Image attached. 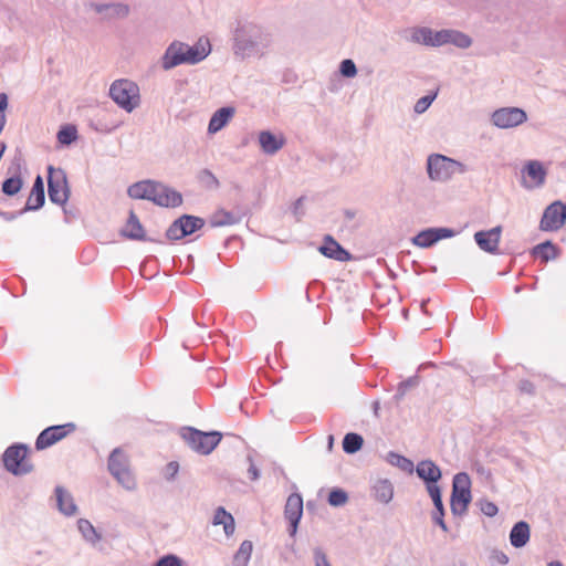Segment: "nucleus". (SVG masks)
Listing matches in <instances>:
<instances>
[{
    "mask_svg": "<svg viewBox=\"0 0 566 566\" xmlns=\"http://www.w3.org/2000/svg\"><path fill=\"white\" fill-rule=\"evenodd\" d=\"M418 476L429 485H437V482L441 479L440 468L431 460H422L416 468Z\"/></svg>",
    "mask_w": 566,
    "mask_h": 566,
    "instance_id": "412c9836",
    "label": "nucleus"
},
{
    "mask_svg": "<svg viewBox=\"0 0 566 566\" xmlns=\"http://www.w3.org/2000/svg\"><path fill=\"white\" fill-rule=\"evenodd\" d=\"M494 558L500 563V564H507L509 563V557L506 556V554H504L503 552H495L494 553Z\"/></svg>",
    "mask_w": 566,
    "mask_h": 566,
    "instance_id": "13d9d810",
    "label": "nucleus"
},
{
    "mask_svg": "<svg viewBox=\"0 0 566 566\" xmlns=\"http://www.w3.org/2000/svg\"><path fill=\"white\" fill-rule=\"evenodd\" d=\"M302 514H303V499L300 494L293 493L287 497L286 504H285V510H284L285 518L290 522L291 536L295 535L300 520L302 517Z\"/></svg>",
    "mask_w": 566,
    "mask_h": 566,
    "instance_id": "f3484780",
    "label": "nucleus"
},
{
    "mask_svg": "<svg viewBox=\"0 0 566 566\" xmlns=\"http://www.w3.org/2000/svg\"><path fill=\"white\" fill-rule=\"evenodd\" d=\"M211 52V44L207 38H200L193 45L180 41L171 42L161 57V67L169 71L181 64H198Z\"/></svg>",
    "mask_w": 566,
    "mask_h": 566,
    "instance_id": "f03ea898",
    "label": "nucleus"
},
{
    "mask_svg": "<svg viewBox=\"0 0 566 566\" xmlns=\"http://www.w3.org/2000/svg\"><path fill=\"white\" fill-rule=\"evenodd\" d=\"M374 497L381 503H389L394 496V486L388 480H378L373 486Z\"/></svg>",
    "mask_w": 566,
    "mask_h": 566,
    "instance_id": "c756f323",
    "label": "nucleus"
},
{
    "mask_svg": "<svg viewBox=\"0 0 566 566\" xmlns=\"http://www.w3.org/2000/svg\"><path fill=\"white\" fill-rule=\"evenodd\" d=\"M407 40L426 46H431L432 29L428 27H413L408 31Z\"/></svg>",
    "mask_w": 566,
    "mask_h": 566,
    "instance_id": "cd10ccee",
    "label": "nucleus"
},
{
    "mask_svg": "<svg viewBox=\"0 0 566 566\" xmlns=\"http://www.w3.org/2000/svg\"><path fill=\"white\" fill-rule=\"evenodd\" d=\"M318 250L323 255L337 261H348L352 258L350 253L347 252L331 235L325 237L324 244L321 245Z\"/></svg>",
    "mask_w": 566,
    "mask_h": 566,
    "instance_id": "4be33fe9",
    "label": "nucleus"
},
{
    "mask_svg": "<svg viewBox=\"0 0 566 566\" xmlns=\"http://www.w3.org/2000/svg\"><path fill=\"white\" fill-rule=\"evenodd\" d=\"M261 150L265 155L273 156L285 145V138L282 134L275 135L270 130H262L258 136Z\"/></svg>",
    "mask_w": 566,
    "mask_h": 566,
    "instance_id": "6ab92c4d",
    "label": "nucleus"
},
{
    "mask_svg": "<svg viewBox=\"0 0 566 566\" xmlns=\"http://www.w3.org/2000/svg\"><path fill=\"white\" fill-rule=\"evenodd\" d=\"M533 254L539 256L544 262L549 260H554L558 255L557 248L551 242L545 241L543 243L537 244L533 249Z\"/></svg>",
    "mask_w": 566,
    "mask_h": 566,
    "instance_id": "2f4dec72",
    "label": "nucleus"
},
{
    "mask_svg": "<svg viewBox=\"0 0 566 566\" xmlns=\"http://www.w3.org/2000/svg\"><path fill=\"white\" fill-rule=\"evenodd\" d=\"M272 43V32L253 21H239L232 31V53L240 61L265 56Z\"/></svg>",
    "mask_w": 566,
    "mask_h": 566,
    "instance_id": "f257e3e1",
    "label": "nucleus"
},
{
    "mask_svg": "<svg viewBox=\"0 0 566 566\" xmlns=\"http://www.w3.org/2000/svg\"><path fill=\"white\" fill-rule=\"evenodd\" d=\"M314 560L315 566H332L325 555V553L321 548L314 549Z\"/></svg>",
    "mask_w": 566,
    "mask_h": 566,
    "instance_id": "3c124183",
    "label": "nucleus"
},
{
    "mask_svg": "<svg viewBox=\"0 0 566 566\" xmlns=\"http://www.w3.org/2000/svg\"><path fill=\"white\" fill-rule=\"evenodd\" d=\"M415 385L416 380L413 378H409L408 380L400 384L399 391L401 392V395H403L407 388L412 387Z\"/></svg>",
    "mask_w": 566,
    "mask_h": 566,
    "instance_id": "6e6d98bb",
    "label": "nucleus"
},
{
    "mask_svg": "<svg viewBox=\"0 0 566 566\" xmlns=\"http://www.w3.org/2000/svg\"><path fill=\"white\" fill-rule=\"evenodd\" d=\"M238 222V219L229 211L218 210L210 217L211 227L231 226Z\"/></svg>",
    "mask_w": 566,
    "mask_h": 566,
    "instance_id": "f704fd0d",
    "label": "nucleus"
},
{
    "mask_svg": "<svg viewBox=\"0 0 566 566\" xmlns=\"http://www.w3.org/2000/svg\"><path fill=\"white\" fill-rule=\"evenodd\" d=\"M547 566H563V564L559 560H553L549 562Z\"/></svg>",
    "mask_w": 566,
    "mask_h": 566,
    "instance_id": "bf43d9fd",
    "label": "nucleus"
},
{
    "mask_svg": "<svg viewBox=\"0 0 566 566\" xmlns=\"http://www.w3.org/2000/svg\"><path fill=\"white\" fill-rule=\"evenodd\" d=\"M333 441H334L333 437L329 436V438H328V448L329 449H332V447H333Z\"/></svg>",
    "mask_w": 566,
    "mask_h": 566,
    "instance_id": "052dcab7",
    "label": "nucleus"
},
{
    "mask_svg": "<svg viewBox=\"0 0 566 566\" xmlns=\"http://www.w3.org/2000/svg\"><path fill=\"white\" fill-rule=\"evenodd\" d=\"M28 452L29 448L27 444L17 443L10 446L2 454L6 470L17 476L31 473L34 467L28 458Z\"/></svg>",
    "mask_w": 566,
    "mask_h": 566,
    "instance_id": "39448f33",
    "label": "nucleus"
},
{
    "mask_svg": "<svg viewBox=\"0 0 566 566\" xmlns=\"http://www.w3.org/2000/svg\"><path fill=\"white\" fill-rule=\"evenodd\" d=\"M432 230L437 242L455 235V231L449 228H432Z\"/></svg>",
    "mask_w": 566,
    "mask_h": 566,
    "instance_id": "8fccbe9b",
    "label": "nucleus"
},
{
    "mask_svg": "<svg viewBox=\"0 0 566 566\" xmlns=\"http://www.w3.org/2000/svg\"><path fill=\"white\" fill-rule=\"evenodd\" d=\"M547 168L536 159L526 160L521 169V186L526 190L542 188L546 182Z\"/></svg>",
    "mask_w": 566,
    "mask_h": 566,
    "instance_id": "9b49d317",
    "label": "nucleus"
},
{
    "mask_svg": "<svg viewBox=\"0 0 566 566\" xmlns=\"http://www.w3.org/2000/svg\"><path fill=\"white\" fill-rule=\"evenodd\" d=\"M187 444L196 452L209 454L221 440L218 431L203 432L193 428H186L181 433Z\"/></svg>",
    "mask_w": 566,
    "mask_h": 566,
    "instance_id": "6e6552de",
    "label": "nucleus"
},
{
    "mask_svg": "<svg viewBox=\"0 0 566 566\" xmlns=\"http://www.w3.org/2000/svg\"><path fill=\"white\" fill-rule=\"evenodd\" d=\"M155 566H182V563L176 555H167L159 558Z\"/></svg>",
    "mask_w": 566,
    "mask_h": 566,
    "instance_id": "de8ad7c7",
    "label": "nucleus"
},
{
    "mask_svg": "<svg viewBox=\"0 0 566 566\" xmlns=\"http://www.w3.org/2000/svg\"><path fill=\"white\" fill-rule=\"evenodd\" d=\"M339 73L344 77H348V78L355 77L357 75V67H356V64L354 63V61L350 59L343 60L339 64Z\"/></svg>",
    "mask_w": 566,
    "mask_h": 566,
    "instance_id": "c03bdc74",
    "label": "nucleus"
},
{
    "mask_svg": "<svg viewBox=\"0 0 566 566\" xmlns=\"http://www.w3.org/2000/svg\"><path fill=\"white\" fill-rule=\"evenodd\" d=\"M199 179L203 182L208 188H217L219 186V181L216 176L208 169H203L199 174Z\"/></svg>",
    "mask_w": 566,
    "mask_h": 566,
    "instance_id": "49530a36",
    "label": "nucleus"
},
{
    "mask_svg": "<svg viewBox=\"0 0 566 566\" xmlns=\"http://www.w3.org/2000/svg\"><path fill=\"white\" fill-rule=\"evenodd\" d=\"M427 302H422L421 307L424 308Z\"/></svg>",
    "mask_w": 566,
    "mask_h": 566,
    "instance_id": "680f3d73",
    "label": "nucleus"
},
{
    "mask_svg": "<svg viewBox=\"0 0 566 566\" xmlns=\"http://www.w3.org/2000/svg\"><path fill=\"white\" fill-rule=\"evenodd\" d=\"M108 470L126 490L132 491L136 488L135 478L129 469L128 458L122 449L116 448L109 454Z\"/></svg>",
    "mask_w": 566,
    "mask_h": 566,
    "instance_id": "0eeeda50",
    "label": "nucleus"
},
{
    "mask_svg": "<svg viewBox=\"0 0 566 566\" xmlns=\"http://www.w3.org/2000/svg\"><path fill=\"white\" fill-rule=\"evenodd\" d=\"M48 193L50 201L55 205L64 206L67 202L71 190L66 175L62 169L49 167Z\"/></svg>",
    "mask_w": 566,
    "mask_h": 566,
    "instance_id": "1a4fd4ad",
    "label": "nucleus"
},
{
    "mask_svg": "<svg viewBox=\"0 0 566 566\" xmlns=\"http://www.w3.org/2000/svg\"><path fill=\"white\" fill-rule=\"evenodd\" d=\"M472 39L468 34L458 30H448L447 44H453L459 49H468L472 45Z\"/></svg>",
    "mask_w": 566,
    "mask_h": 566,
    "instance_id": "473e14b6",
    "label": "nucleus"
},
{
    "mask_svg": "<svg viewBox=\"0 0 566 566\" xmlns=\"http://www.w3.org/2000/svg\"><path fill=\"white\" fill-rule=\"evenodd\" d=\"M22 185L23 182L20 177H11L3 181L2 191L7 196H14L21 190Z\"/></svg>",
    "mask_w": 566,
    "mask_h": 566,
    "instance_id": "ea45409f",
    "label": "nucleus"
},
{
    "mask_svg": "<svg viewBox=\"0 0 566 566\" xmlns=\"http://www.w3.org/2000/svg\"><path fill=\"white\" fill-rule=\"evenodd\" d=\"M155 181L143 180L132 185L128 188V196L133 199L151 200L154 192Z\"/></svg>",
    "mask_w": 566,
    "mask_h": 566,
    "instance_id": "bb28decb",
    "label": "nucleus"
},
{
    "mask_svg": "<svg viewBox=\"0 0 566 566\" xmlns=\"http://www.w3.org/2000/svg\"><path fill=\"white\" fill-rule=\"evenodd\" d=\"M235 108L232 106H226L217 109L208 124V134L213 135L223 129L229 122L233 118Z\"/></svg>",
    "mask_w": 566,
    "mask_h": 566,
    "instance_id": "aec40b11",
    "label": "nucleus"
},
{
    "mask_svg": "<svg viewBox=\"0 0 566 566\" xmlns=\"http://www.w3.org/2000/svg\"><path fill=\"white\" fill-rule=\"evenodd\" d=\"M87 8L101 15L102 20L122 19L127 17L129 9L119 2L97 3L90 2Z\"/></svg>",
    "mask_w": 566,
    "mask_h": 566,
    "instance_id": "dca6fc26",
    "label": "nucleus"
},
{
    "mask_svg": "<svg viewBox=\"0 0 566 566\" xmlns=\"http://www.w3.org/2000/svg\"><path fill=\"white\" fill-rule=\"evenodd\" d=\"M109 96L127 113H132L140 104L139 87L129 80H116L109 87Z\"/></svg>",
    "mask_w": 566,
    "mask_h": 566,
    "instance_id": "20e7f679",
    "label": "nucleus"
},
{
    "mask_svg": "<svg viewBox=\"0 0 566 566\" xmlns=\"http://www.w3.org/2000/svg\"><path fill=\"white\" fill-rule=\"evenodd\" d=\"M387 461L394 467L399 468L401 471L407 473L413 472V463L411 460L405 458L403 455H400L395 452H389L387 454Z\"/></svg>",
    "mask_w": 566,
    "mask_h": 566,
    "instance_id": "c9c22d12",
    "label": "nucleus"
},
{
    "mask_svg": "<svg viewBox=\"0 0 566 566\" xmlns=\"http://www.w3.org/2000/svg\"><path fill=\"white\" fill-rule=\"evenodd\" d=\"M57 510L65 516H73L77 512V506L72 494L63 486H56L54 490Z\"/></svg>",
    "mask_w": 566,
    "mask_h": 566,
    "instance_id": "5701e85b",
    "label": "nucleus"
},
{
    "mask_svg": "<svg viewBox=\"0 0 566 566\" xmlns=\"http://www.w3.org/2000/svg\"><path fill=\"white\" fill-rule=\"evenodd\" d=\"M428 493L432 499L434 511L432 512V520L436 524H438L443 532H448V526L443 520L444 509L441 497V490L438 485H429Z\"/></svg>",
    "mask_w": 566,
    "mask_h": 566,
    "instance_id": "b1692460",
    "label": "nucleus"
},
{
    "mask_svg": "<svg viewBox=\"0 0 566 566\" xmlns=\"http://www.w3.org/2000/svg\"><path fill=\"white\" fill-rule=\"evenodd\" d=\"M480 509L482 511V513L489 517H493L497 514V506L493 503V502H490V501H482L480 503Z\"/></svg>",
    "mask_w": 566,
    "mask_h": 566,
    "instance_id": "09e8293b",
    "label": "nucleus"
},
{
    "mask_svg": "<svg viewBox=\"0 0 566 566\" xmlns=\"http://www.w3.org/2000/svg\"><path fill=\"white\" fill-rule=\"evenodd\" d=\"M44 201H45V192H35V191L31 190V192L28 197V200H27V205H25L24 209L22 210V212L38 210L44 205Z\"/></svg>",
    "mask_w": 566,
    "mask_h": 566,
    "instance_id": "58836bf2",
    "label": "nucleus"
},
{
    "mask_svg": "<svg viewBox=\"0 0 566 566\" xmlns=\"http://www.w3.org/2000/svg\"><path fill=\"white\" fill-rule=\"evenodd\" d=\"M122 234L130 240L147 241L144 228L134 211L129 212L128 220L122 229Z\"/></svg>",
    "mask_w": 566,
    "mask_h": 566,
    "instance_id": "393cba45",
    "label": "nucleus"
},
{
    "mask_svg": "<svg viewBox=\"0 0 566 566\" xmlns=\"http://www.w3.org/2000/svg\"><path fill=\"white\" fill-rule=\"evenodd\" d=\"M490 120L500 129H511L524 124L527 120V113L516 106L500 107L491 114Z\"/></svg>",
    "mask_w": 566,
    "mask_h": 566,
    "instance_id": "9d476101",
    "label": "nucleus"
},
{
    "mask_svg": "<svg viewBox=\"0 0 566 566\" xmlns=\"http://www.w3.org/2000/svg\"><path fill=\"white\" fill-rule=\"evenodd\" d=\"M530 525L524 522H517L510 532V542L511 545L515 548L524 547L530 541Z\"/></svg>",
    "mask_w": 566,
    "mask_h": 566,
    "instance_id": "a878e982",
    "label": "nucleus"
},
{
    "mask_svg": "<svg viewBox=\"0 0 566 566\" xmlns=\"http://www.w3.org/2000/svg\"><path fill=\"white\" fill-rule=\"evenodd\" d=\"M248 474H249L250 479L253 481L258 480L260 476V472L253 463L250 464V467L248 469Z\"/></svg>",
    "mask_w": 566,
    "mask_h": 566,
    "instance_id": "5fc2aeb1",
    "label": "nucleus"
},
{
    "mask_svg": "<svg viewBox=\"0 0 566 566\" xmlns=\"http://www.w3.org/2000/svg\"><path fill=\"white\" fill-rule=\"evenodd\" d=\"M566 222V205L557 200L547 206L543 212L539 229L542 231H557Z\"/></svg>",
    "mask_w": 566,
    "mask_h": 566,
    "instance_id": "ddd939ff",
    "label": "nucleus"
},
{
    "mask_svg": "<svg viewBox=\"0 0 566 566\" xmlns=\"http://www.w3.org/2000/svg\"><path fill=\"white\" fill-rule=\"evenodd\" d=\"M212 523L213 525H222L227 536H231L234 533V518L221 506L214 511Z\"/></svg>",
    "mask_w": 566,
    "mask_h": 566,
    "instance_id": "c85d7f7f",
    "label": "nucleus"
},
{
    "mask_svg": "<svg viewBox=\"0 0 566 566\" xmlns=\"http://www.w3.org/2000/svg\"><path fill=\"white\" fill-rule=\"evenodd\" d=\"M75 426L73 423H66L62 426H52L44 429L36 438L35 448L38 450H43L57 441L62 440L67 436L71 431H73Z\"/></svg>",
    "mask_w": 566,
    "mask_h": 566,
    "instance_id": "4468645a",
    "label": "nucleus"
},
{
    "mask_svg": "<svg viewBox=\"0 0 566 566\" xmlns=\"http://www.w3.org/2000/svg\"><path fill=\"white\" fill-rule=\"evenodd\" d=\"M363 438L358 433H347L343 440V449L346 453H355L360 450L363 446Z\"/></svg>",
    "mask_w": 566,
    "mask_h": 566,
    "instance_id": "4c0bfd02",
    "label": "nucleus"
},
{
    "mask_svg": "<svg viewBox=\"0 0 566 566\" xmlns=\"http://www.w3.org/2000/svg\"><path fill=\"white\" fill-rule=\"evenodd\" d=\"M521 390L532 395V394H534V386L530 381H522L521 382Z\"/></svg>",
    "mask_w": 566,
    "mask_h": 566,
    "instance_id": "4d7b16f0",
    "label": "nucleus"
},
{
    "mask_svg": "<svg viewBox=\"0 0 566 566\" xmlns=\"http://www.w3.org/2000/svg\"><path fill=\"white\" fill-rule=\"evenodd\" d=\"M179 465L177 462H170L166 467V478L168 480H172L175 475L178 473Z\"/></svg>",
    "mask_w": 566,
    "mask_h": 566,
    "instance_id": "603ef678",
    "label": "nucleus"
},
{
    "mask_svg": "<svg viewBox=\"0 0 566 566\" xmlns=\"http://www.w3.org/2000/svg\"><path fill=\"white\" fill-rule=\"evenodd\" d=\"M502 228L500 226L488 231H478L474 240L479 248L488 253H496L499 249Z\"/></svg>",
    "mask_w": 566,
    "mask_h": 566,
    "instance_id": "a211bd4d",
    "label": "nucleus"
},
{
    "mask_svg": "<svg viewBox=\"0 0 566 566\" xmlns=\"http://www.w3.org/2000/svg\"><path fill=\"white\" fill-rule=\"evenodd\" d=\"M468 168L461 161L440 154H432L427 159V172L430 180L447 182L455 174H464Z\"/></svg>",
    "mask_w": 566,
    "mask_h": 566,
    "instance_id": "7ed1b4c3",
    "label": "nucleus"
},
{
    "mask_svg": "<svg viewBox=\"0 0 566 566\" xmlns=\"http://www.w3.org/2000/svg\"><path fill=\"white\" fill-rule=\"evenodd\" d=\"M471 481L467 473L460 472L453 476L451 493V512L453 515H463L471 502Z\"/></svg>",
    "mask_w": 566,
    "mask_h": 566,
    "instance_id": "423d86ee",
    "label": "nucleus"
},
{
    "mask_svg": "<svg viewBox=\"0 0 566 566\" xmlns=\"http://www.w3.org/2000/svg\"><path fill=\"white\" fill-rule=\"evenodd\" d=\"M154 203L160 206V207H178L182 202L181 193L176 191L172 188H169L168 186L155 182L154 192L151 200Z\"/></svg>",
    "mask_w": 566,
    "mask_h": 566,
    "instance_id": "2eb2a0df",
    "label": "nucleus"
},
{
    "mask_svg": "<svg viewBox=\"0 0 566 566\" xmlns=\"http://www.w3.org/2000/svg\"><path fill=\"white\" fill-rule=\"evenodd\" d=\"M348 502L347 493L342 489H333L328 494V503L332 506L339 507Z\"/></svg>",
    "mask_w": 566,
    "mask_h": 566,
    "instance_id": "a19ab883",
    "label": "nucleus"
},
{
    "mask_svg": "<svg viewBox=\"0 0 566 566\" xmlns=\"http://www.w3.org/2000/svg\"><path fill=\"white\" fill-rule=\"evenodd\" d=\"M77 137V132L74 126H65L57 133V140L62 145H70L73 143Z\"/></svg>",
    "mask_w": 566,
    "mask_h": 566,
    "instance_id": "79ce46f5",
    "label": "nucleus"
},
{
    "mask_svg": "<svg viewBox=\"0 0 566 566\" xmlns=\"http://www.w3.org/2000/svg\"><path fill=\"white\" fill-rule=\"evenodd\" d=\"M448 30L443 29L439 31L432 30V38H431V46L432 48H439L447 44L448 40Z\"/></svg>",
    "mask_w": 566,
    "mask_h": 566,
    "instance_id": "a18cd8bd",
    "label": "nucleus"
},
{
    "mask_svg": "<svg viewBox=\"0 0 566 566\" xmlns=\"http://www.w3.org/2000/svg\"><path fill=\"white\" fill-rule=\"evenodd\" d=\"M253 549L250 541H243L233 557V566H247Z\"/></svg>",
    "mask_w": 566,
    "mask_h": 566,
    "instance_id": "72a5a7b5",
    "label": "nucleus"
},
{
    "mask_svg": "<svg viewBox=\"0 0 566 566\" xmlns=\"http://www.w3.org/2000/svg\"><path fill=\"white\" fill-rule=\"evenodd\" d=\"M31 190L35 192H44V184L41 176H36Z\"/></svg>",
    "mask_w": 566,
    "mask_h": 566,
    "instance_id": "864d4df0",
    "label": "nucleus"
},
{
    "mask_svg": "<svg viewBox=\"0 0 566 566\" xmlns=\"http://www.w3.org/2000/svg\"><path fill=\"white\" fill-rule=\"evenodd\" d=\"M77 528L87 543L95 545L101 541V534L95 530L88 520L80 518L77 521Z\"/></svg>",
    "mask_w": 566,
    "mask_h": 566,
    "instance_id": "7c9ffc66",
    "label": "nucleus"
},
{
    "mask_svg": "<svg viewBox=\"0 0 566 566\" xmlns=\"http://www.w3.org/2000/svg\"><path fill=\"white\" fill-rule=\"evenodd\" d=\"M437 95H438V93L434 92L431 95H426V96L419 98L413 106L415 113L423 114L430 107L432 102L436 99Z\"/></svg>",
    "mask_w": 566,
    "mask_h": 566,
    "instance_id": "37998d69",
    "label": "nucleus"
},
{
    "mask_svg": "<svg viewBox=\"0 0 566 566\" xmlns=\"http://www.w3.org/2000/svg\"><path fill=\"white\" fill-rule=\"evenodd\" d=\"M203 226V219L190 214H184L170 224L166 231V235L169 240H180L184 237L192 234Z\"/></svg>",
    "mask_w": 566,
    "mask_h": 566,
    "instance_id": "f8f14e48",
    "label": "nucleus"
},
{
    "mask_svg": "<svg viewBox=\"0 0 566 566\" xmlns=\"http://www.w3.org/2000/svg\"><path fill=\"white\" fill-rule=\"evenodd\" d=\"M412 244L419 248H430L437 240L434 238V233L432 228L420 231L417 235L411 239Z\"/></svg>",
    "mask_w": 566,
    "mask_h": 566,
    "instance_id": "e433bc0d",
    "label": "nucleus"
}]
</instances>
